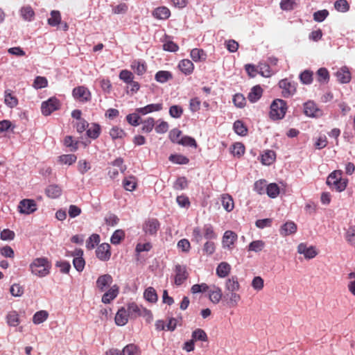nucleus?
Instances as JSON below:
<instances>
[{
	"instance_id": "obj_1",
	"label": "nucleus",
	"mask_w": 355,
	"mask_h": 355,
	"mask_svg": "<svg viewBox=\"0 0 355 355\" xmlns=\"http://www.w3.org/2000/svg\"><path fill=\"white\" fill-rule=\"evenodd\" d=\"M51 268V263L46 257L34 259L29 266L31 273L39 277L47 276Z\"/></svg>"
},
{
	"instance_id": "obj_2",
	"label": "nucleus",
	"mask_w": 355,
	"mask_h": 355,
	"mask_svg": "<svg viewBox=\"0 0 355 355\" xmlns=\"http://www.w3.org/2000/svg\"><path fill=\"white\" fill-rule=\"evenodd\" d=\"M343 171L336 170L331 173L327 178V184L338 192L344 191L347 185V180L342 178Z\"/></svg>"
},
{
	"instance_id": "obj_3",
	"label": "nucleus",
	"mask_w": 355,
	"mask_h": 355,
	"mask_svg": "<svg viewBox=\"0 0 355 355\" xmlns=\"http://www.w3.org/2000/svg\"><path fill=\"white\" fill-rule=\"evenodd\" d=\"M287 110L286 103L282 99H275L270 105V116L273 120L282 119Z\"/></svg>"
},
{
	"instance_id": "obj_4",
	"label": "nucleus",
	"mask_w": 355,
	"mask_h": 355,
	"mask_svg": "<svg viewBox=\"0 0 355 355\" xmlns=\"http://www.w3.org/2000/svg\"><path fill=\"white\" fill-rule=\"evenodd\" d=\"M18 210L23 214H31L37 210V205L34 200L24 199L18 205Z\"/></svg>"
},
{
	"instance_id": "obj_5",
	"label": "nucleus",
	"mask_w": 355,
	"mask_h": 355,
	"mask_svg": "<svg viewBox=\"0 0 355 355\" xmlns=\"http://www.w3.org/2000/svg\"><path fill=\"white\" fill-rule=\"evenodd\" d=\"M279 86L282 89V94L285 98L293 96L296 92V83L286 78L280 80Z\"/></svg>"
},
{
	"instance_id": "obj_6",
	"label": "nucleus",
	"mask_w": 355,
	"mask_h": 355,
	"mask_svg": "<svg viewBox=\"0 0 355 355\" xmlns=\"http://www.w3.org/2000/svg\"><path fill=\"white\" fill-rule=\"evenodd\" d=\"M59 101L55 98H50L42 103L41 110L44 115H50L53 111L58 110Z\"/></svg>"
},
{
	"instance_id": "obj_7",
	"label": "nucleus",
	"mask_w": 355,
	"mask_h": 355,
	"mask_svg": "<svg viewBox=\"0 0 355 355\" xmlns=\"http://www.w3.org/2000/svg\"><path fill=\"white\" fill-rule=\"evenodd\" d=\"M304 113L309 117H319L322 116V111L318 108L313 101H308L304 104Z\"/></svg>"
},
{
	"instance_id": "obj_8",
	"label": "nucleus",
	"mask_w": 355,
	"mask_h": 355,
	"mask_svg": "<svg viewBox=\"0 0 355 355\" xmlns=\"http://www.w3.org/2000/svg\"><path fill=\"white\" fill-rule=\"evenodd\" d=\"M175 284L180 286L188 277V272L185 266L177 264L175 267Z\"/></svg>"
},
{
	"instance_id": "obj_9",
	"label": "nucleus",
	"mask_w": 355,
	"mask_h": 355,
	"mask_svg": "<svg viewBox=\"0 0 355 355\" xmlns=\"http://www.w3.org/2000/svg\"><path fill=\"white\" fill-rule=\"evenodd\" d=\"M96 257L101 261L110 259L111 256L110 245L108 243L101 244L96 250Z\"/></svg>"
},
{
	"instance_id": "obj_10",
	"label": "nucleus",
	"mask_w": 355,
	"mask_h": 355,
	"mask_svg": "<svg viewBox=\"0 0 355 355\" xmlns=\"http://www.w3.org/2000/svg\"><path fill=\"white\" fill-rule=\"evenodd\" d=\"M73 96L80 101H88L90 99L89 91L83 86L76 87L73 89Z\"/></svg>"
},
{
	"instance_id": "obj_11",
	"label": "nucleus",
	"mask_w": 355,
	"mask_h": 355,
	"mask_svg": "<svg viewBox=\"0 0 355 355\" xmlns=\"http://www.w3.org/2000/svg\"><path fill=\"white\" fill-rule=\"evenodd\" d=\"M113 282L112 277L109 274L98 277L96 280V287L101 292H103Z\"/></svg>"
},
{
	"instance_id": "obj_12",
	"label": "nucleus",
	"mask_w": 355,
	"mask_h": 355,
	"mask_svg": "<svg viewBox=\"0 0 355 355\" xmlns=\"http://www.w3.org/2000/svg\"><path fill=\"white\" fill-rule=\"evenodd\" d=\"M144 230L146 234H155L159 228V223L155 218L148 219L144 225Z\"/></svg>"
},
{
	"instance_id": "obj_13",
	"label": "nucleus",
	"mask_w": 355,
	"mask_h": 355,
	"mask_svg": "<svg viewBox=\"0 0 355 355\" xmlns=\"http://www.w3.org/2000/svg\"><path fill=\"white\" fill-rule=\"evenodd\" d=\"M297 252L304 255L306 259H313L317 254L314 247H307L304 243H300L297 247Z\"/></svg>"
},
{
	"instance_id": "obj_14",
	"label": "nucleus",
	"mask_w": 355,
	"mask_h": 355,
	"mask_svg": "<svg viewBox=\"0 0 355 355\" xmlns=\"http://www.w3.org/2000/svg\"><path fill=\"white\" fill-rule=\"evenodd\" d=\"M118 293L119 288L116 285H114L103 294L101 300L102 302L104 304H109L117 296Z\"/></svg>"
},
{
	"instance_id": "obj_15",
	"label": "nucleus",
	"mask_w": 355,
	"mask_h": 355,
	"mask_svg": "<svg viewBox=\"0 0 355 355\" xmlns=\"http://www.w3.org/2000/svg\"><path fill=\"white\" fill-rule=\"evenodd\" d=\"M75 255L76 257H75L73 260V264L74 268L79 272L82 271L84 269L85 267V260L82 257L83 254V252L82 250H76L75 251Z\"/></svg>"
},
{
	"instance_id": "obj_16",
	"label": "nucleus",
	"mask_w": 355,
	"mask_h": 355,
	"mask_svg": "<svg viewBox=\"0 0 355 355\" xmlns=\"http://www.w3.org/2000/svg\"><path fill=\"white\" fill-rule=\"evenodd\" d=\"M162 109V103L149 104L144 107L137 108L135 111L141 115H145L148 113L159 111Z\"/></svg>"
},
{
	"instance_id": "obj_17",
	"label": "nucleus",
	"mask_w": 355,
	"mask_h": 355,
	"mask_svg": "<svg viewBox=\"0 0 355 355\" xmlns=\"http://www.w3.org/2000/svg\"><path fill=\"white\" fill-rule=\"evenodd\" d=\"M336 75L340 83H347L351 80L350 72L346 67H342L336 72Z\"/></svg>"
},
{
	"instance_id": "obj_18",
	"label": "nucleus",
	"mask_w": 355,
	"mask_h": 355,
	"mask_svg": "<svg viewBox=\"0 0 355 355\" xmlns=\"http://www.w3.org/2000/svg\"><path fill=\"white\" fill-rule=\"evenodd\" d=\"M154 17L159 19H166L171 15L169 9L165 6H161L155 8L153 12Z\"/></svg>"
},
{
	"instance_id": "obj_19",
	"label": "nucleus",
	"mask_w": 355,
	"mask_h": 355,
	"mask_svg": "<svg viewBox=\"0 0 355 355\" xmlns=\"http://www.w3.org/2000/svg\"><path fill=\"white\" fill-rule=\"evenodd\" d=\"M237 239V235L232 231H226L223 237V244L225 248H230Z\"/></svg>"
},
{
	"instance_id": "obj_20",
	"label": "nucleus",
	"mask_w": 355,
	"mask_h": 355,
	"mask_svg": "<svg viewBox=\"0 0 355 355\" xmlns=\"http://www.w3.org/2000/svg\"><path fill=\"white\" fill-rule=\"evenodd\" d=\"M20 15L24 20L31 21L35 17V12L30 6H24L19 10Z\"/></svg>"
},
{
	"instance_id": "obj_21",
	"label": "nucleus",
	"mask_w": 355,
	"mask_h": 355,
	"mask_svg": "<svg viewBox=\"0 0 355 355\" xmlns=\"http://www.w3.org/2000/svg\"><path fill=\"white\" fill-rule=\"evenodd\" d=\"M178 67L185 75H189L193 72L194 66L191 60L184 59L180 62Z\"/></svg>"
},
{
	"instance_id": "obj_22",
	"label": "nucleus",
	"mask_w": 355,
	"mask_h": 355,
	"mask_svg": "<svg viewBox=\"0 0 355 355\" xmlns=\"http://www.w3.org/2000/svg\"><path fill=\"white\" fill-rule=\"evenodd\" d=\"M263 89L259 85L254 86L250 93L248 98L251 103L257 102L262 96Z\"/></svg>"
},
{
	"instance_id": "obj_23",
	"label": "nucleus",
	"mask_w": 355,
	"mask_h": 355,
	"mask_svg": "<svg viewBox=\"0 0 355 355\" xmlns=\"http://www.w3.org/2000/svg\"><path fill=\"white\" fill-rule=\"evenodd\" d=\"M125 309L122 308L118 311L115 316V322L119 326H123L128 322V313Z\"/></svg>"
},
{
	"instance_id": "obj_24",
	"label": "nucleus",
	"mask_w": 355,
	"mask_h": 355,
	"mask_svg": "<svg viewBox=\"0 0 355 355\" xmlns=\"http://www.w3.org/2000/svg\"><path fill=\"white\" fill-rule=\"evenodd\" d=\"M4 103L10 108L15 107L18 104V100L16 96H13L11 91L8 89L5 91Z\"/></svg>"
},
{
	"instance_id": "obj_25",
	"label": "nucleus",
	"mask_w": 355,
	"mask_h": 355,
	"mask_svg": "<svg viewBox=\"0 0 355 355\" xmlns=\"http://www.w3.org/2000/svg\"><path fill=\"white\" fill-rule=\"evenodd\" d=\"M230 265L227 262H221L216 268V274L219 277H225L230 272Z\"/></svg>"
},
{
	"instance_id": "obj_26",
	"label": "nucleus",
	"mask_w": 355,
	"mask_h": 355,
	"mask_svg": "<svg viewBox=\"0 0 355 355\" xmlns=\"http://www.w3.org/2000/svg\"><path fill=\"white\" fill-rule=\"evenodd\" d=\"M240 285L236 276L228 279L225 283V288L230 292H235L239 289Z\"/></svg>"
},
{
	"instance_id": "obj_27",
	"label": "nucleus",
	"mask_w": 355,
	"mask_h": 355,
	"mask_svg": "<svg viewBox=\"0 0 355 355\" xmlns=\"http://www.w3.org/2000/svg\"><path fill=\"white\" fill-rule=\"evenodd\" d=\"M222 205L224 209L230 212L234 209V201L229 194H223L221 197Z\"/></svg>"
},
{
	"instance_id": "obj_28",
	"label": "nucleus",
	"mask_w": 355,
	"mask_h": 355,
	"mask_svg": "<svg viewBox=\"0 0 355 355\" xmlns=\"http://www.w3.org/2000/svg\"><path fill=\"white\" fill-rule=\"evenodd\" d=\"M297 230V226L293 222L286 223L281 229V234L287 236L295 233Z\"/></svg>"
},
{
	"instance_id": "obj_29",
	"label": "nucleus",
	"mask_w": 355,
	"mask_h": 355,
	"mask_svg": "<svg viewBox=\"0 0 355 355\" xmlns=\"http://www.w3.org/2000/svg\"><path fill=\"white\" fill-rule=\"evenodd\" d=\"M207 55L202 49H193L191 51V58L194 62L205 60Z\"/></svg>"
},
{
	"instance_id": "obj_30",
	"label": "nucleus",
	"mask_w": 355,
	"mask_h": 355,
	"mask_svg": "<svg viewBox=\"0 0 355 355\" xmlns=\"http://www.w3.org/2000/svg\"><path fill=\"white\" fill-rule=\"evenodd\" d=\"M49 316V313L46 311H40L36 312L33 318V322L35 324H39L44 322Z\"/></svg>"
},
{
	"instance_id": "obj_31",
	"label": "nucleus",
	"mask_w": 355,
	"mask_h": 355,
	"mask_svg": "<svg viewBox=\"0 0 355 355\" xmlns=\"http://www.w3.org/2000/svg\"><path fill=\"white\" fill-rule=\"evenodd\" d=\"M143 309L142 306H139L137 304L132 302L128 305V315H131L132 317L136 318L137 316H140V314H141V310Z\"/></svg>"
},
{
	"instance_id": "obj_32",
	"label": "nucleus",
	"mask_w": 355,
	"mask_h": 355,
	"mask_svg": "<svg viewBox=\"0 0 355 355\" xmlns=\"http://www.w3.org/2000/svg\"><path fill=\"white\" fill-rule=\"evenodd\" d=\"M222 297V291L221 289L218 287H216L214 286V289L210 291L209 292V299L210 300L214 303L217 304L220 302Z\"/></svg>"
},
{
	"instance_id": "obj_33",
	"label": "nucleus",
	"mask_w": 355,
	"mask_h": 355,
	"mask_svg": "<svg viewBox=\"0 0 355 355\" xmlns=\"http://www.w3.org/2000/svg\"><path fill=\"white\" fill-rule=\"evenodd\" d=\"M123 184L125 190L132 191L137 186L136 178L134 176H129L124 179Z\"/></svg>"
},
{
	"instance_id": "obj_34",
	"label": "nucleus",
	"mask_w": 355,
	"mask_h": 355,
	"mask_svg": "<svg viewBox=\"0 0 355 355\" xmlns=\"http://www.w3.org/2000/svg\"><path fill=\"white\" fill-rule=\"evenodd\" d=\"M61 21V15L59 11L52 10L51 17L48 19V24L51 26H56Z\"/></svg>"
},
{
	"instance_id": "obj_35",
	"label": "nucleus",
	"mask_w": 355,
	"mask_h": 355,
	"mask_svg": "<svg viewBox=\"0 0 355 355\" xmlns=\"http://www.w3.org/2000/svg\"><path fill=\"white\" fill-rule=\"evenodd\" d=\"M47 196L51 198H56L61 195V189L57 185H50L46 189Z\"/></svg>"
},
{
	"instance_id": "obj_36",
	"label": "nucleus",
	"mask_w": 355,
	"mask_h": 355,
	"mask_svg": "<svg viewBox=\"0 0 355 355\" xmlns=\"http://www.w3.org/2000/svg\"><path fill=\"white\" fill-rule=\"evenodd\" d=\"M144 297L150 302H155L157 300V295L153 287H148L145 290Z\"/></svg>"
},
{
	"instance_id": "obj_37",
	"label": "nucleus",
	"mask_w": 355,
	"mask_h": 355,
	"mask_svg": "<svg viewBox=\"0 0 355 355\" xmlns=\"http://www.w3.org/2000/svg\"><path fill=\"white\" fill-rule=\"evenodd\" d=\"M7 322L10 326L16 327L19 324V319L15 311H10L6 316Z\"/></svg>"
},
{
	"instance_id": "obj_38",
	"label": "nucleus",
	"mask_w": 355,
	"mask_h": 355,
	"mask_svg": "<svg viewBox=\"0 0 355 355\" xmlns=\"http://www.w3.org/2000/svg\"><path fill=\"white\" fill-rule=\"evenodd\" d=\"M191 337L194 341H207L208 340L207 334L202 329H196V330H194L192 332Z\"/></svg>"
},
{
	"instance_id": "obj_39",
	"label": "nucleus",
	"mask_w": 355,
	"mask_h": 355,
	"mask_svg": "<svg viewBox=\"0 0 355 355\" xmlns=\"http://www.w3.org/2000/svg\"><path fill=\"white\" fill-rule=\"evenodd\" d=\"M275 159V153L272 150H267L261 156V162L265 165L271 164Z\"/></svg>"
},
{
	"instance_id": "obj_40",
	"label": "nucleus",
	"mask_w": 355,
	"mask_h": 355,
	"mask_svg": "<svg viewBox=\"0 0 355 355\" xmlns=\"http://www.w3.org/2000/svg\"><path fill=\"white\" fill-rule=\"evenodd\" d=\"M101 132L100 125L96 123H92L91 127L87 130V135L92 139H96L98 137Z\"/></svg>"
},
{
	"instance_id": "obj_41",
	"label": "nucleus",
	"mask_w": 355,
	"mask_h": 355,
	"mask_svg": "<svg viewBox=\"0 0 355 355\" xmlns=\"http://www.w3.org/2000/svg\"><path fill=\"white\" fill-rule=\"evenodd\" d=\"M266 190L268 196L272 198H276L279 193V187L275 183L268 184Z\"/></svg>"
},
{
	"instance_id": "obj_42",
	"label": "nucleus",
	"mask_w": 355,
	"mask_h": 355,
	"mask_svg": "<svg viewBox=\"0 0 355 355\" xmlns=\"http://www.w3.org/2000/svg\"><path fill=\"white\" fill-rule=\"evenodd\" d=\"M155 78L157 82L164 83L172 78V75L169 71H159L155 74Z\"/></svg>"
},
{
	"instance_id": "obj_43",
	"label": "nucleus",
	"mask_w": 355,
	"mask_h": 355,
	"mask_svg": "<svg viewBox=\"0 0 355 355\" xmlns=\"http://www.w3.org/2000/svg\"><path fill=\"white\" fill-rule=\"evenodd\" d=\"M234 130L236 134L241 136L245 135L248 131L247 128L245 126L243 123L240 120H237L234 122Z\"/></svg>"
},
{
	"instance_id": "obj_44",
	"label": "nucleus",
	"mask_w": 355,
	"mask_h": 355,
	"mask_svg": "<svg viewBox=\"0 0 355 355\" xmlns=\"http://www.w3.org/2000/svg\"><path fill=\"white\" fill-rule=\"evenodd\" d=\"M300 79L303 84H311L313 81V72L309 70L304 71L300 73Z\"/></svg>"
},
{
	"instance_id": "obj_45",
	"label": "nucleus",
	"mask_w": 355,
	"mask_h": 355,
	"mask_svg": "<svg viewBox=\"0 0 355 355\" xmlns=\"http://www.w3.org/2000/svg\"><path fill=\"white\" fill-rule=\"evenodd\" d=\"M140 123L143 124L142 131L145 132H150L152 131L155 126V120L152 117H149L144 121H141Z\"/></svg>"
},
{
	"instance_id": "obj_46",
	"label": "nucleus",
	"mask_w": 355,
	"mask_h": 355,
	"mask_svg": "<svg viewBox=\"0 0 355 355\" xmlns=\"http://www.w3.org/2000/svg\"><path fill=\"white\" fill-rule=\"evenodd\" d=\"M178 144L184 146H191V147H197V144L196 140L189 136H184L180 138V141H178Z\"/></svg>"
},
{
	"instance_id": "obj_47",
	"label": "nucleus",
	"mask_w": 355,
	"mask_h": 355,
	"mask_svg": "<svg viewBox=\"0 0 355 355\" xmlns=\"http://www.w3.org/2000/svg\"><path fill=\"white\" fill-rule=\"evenodd\" d=\"M169 160L178 164H187L189 162L187 157L182 155H171L169 157Z\"/></svg>"
},
{
	"instance_id": "obj_48",
	"label": "nucleus",
	"mask_w": 355,
	"mask_h": 355,
	"mask_svg": "<svg viewBox=\"0 0 355 355\" xmlns=\"http://www.w3.org/2000/svg\"><path fill=\"white\" fill-rule=\"evenodd\" d=\"M110 135L112 139H121L125 137V132L117 126L111 128Z\"/></svg>"
},
{
	"instance_id": "obj_49",
	"label": "nucleus",
	"mask_w": 355,
	"mask_h": 355,
	"mask_svg": "<svg viewBox=\"0 0 355 355\" xmlns=\"http://www.w3.org/2000/svg\"><path fill=\"white\" fill-rule=\"evenodd\" d=\"M334 8L339 12H345L349 10V6L346 0H337L334 3Z\"/></svg>"
},
{
	"instance_id": "obj_50",
	"label": "nucleus",
	"mask_w": 355,
	"mask_h": 355,
	"mask_svg": "<svg viewBox=\"0 0 355 355\" xmlns=\"http://www.w3.org/2000/svg\"><path fill=\"white\" fill-rule=\"evenodd\" d=\"M265 243L261 240L254 241L251 242L248 246L250 251H254L256 252H260L264 248Z\"/></svg>"
},
{
	"instance_id": "obj_51",
	"label": "nucleus",
	"mask_w": 355,
	"mask_h": 355,
	"mask_svg": "<svg viewBox=\"0 0 355 355\" xmlns=\"http://www.w3.org/2000/svg\"><path fill=\"white\" fill-rule=\"evenodd\" d=\"M47 85L48 81L45 77L37 76L33 82V86L35 89H38L46 87Z\"/></svg>"
},
{
	"instance_id": "obj_52",
	"label": "nucleus",
	"mask_w": 355,
	"mask_h": 355,
	"mask_svg": "<svg viewBox=\"0 0 355 355\" xmlns=\"http://www.w3.org/2000/svg\"><path fill=\"white\" fill-rule=\"evenodd\" d=\"M100 242V236L98 234H94L89 236L86 242V245L88 249H93Z\"/></svg>"
},
{
	"instance_id": "obj_53",
	"label": "nucleus",
	"mask_w": 355,
	"mask_h": 355,
	"mask_svg": "<svg viewBox=\"0 0 355 355\" xmlns=\"http://www.w3.org/2000/svg\"><path fill=\"white\" fill-rule=\"evenodd\" d=\"M76 160V156L75 155H62L59 157V162L62 164L71 165L74 163Z\"/></svg>"
},
{
	"instance_id": "obj_54",
	"label": "nucleus",
	"mask_w": 355,
	"mask_h": 355,
	"mask_svg": "<svg viewBox=\"0 0 355 355\" xmlns=\"http://www.w3.org/2000/svg\"><path fill=\"white\" fill-rule=\"evenodd\" d=\"M119 78L127 84L132 83L134 76L132 72L128 70H122L119 73Z\"/></svg>"
},
{
	"instance_id": "obj_55",
	"label": "nucleus",
	"mask_w": 355,
	"mask_h": 355,
	"mask_svg": "<svg viewBox=\"0 0 355 355\" xmlns=\"http://www.w3.org/2000/svg\"><path fill=\"white\" fill-rule=\"evenodd\" d=\"M122 355H138V349L134 344L126 345L121 352Z\"/></svg>"
},
{
	"instance_id": "obj_56",
	"label": "nucleus",
	"mask_w": 355,
	"mask_h": 355,
	"mask_svg": "<svg viewBox=\"0 0 355 355\" xmlns=\"http://www.w3.org/2000/svg\"><path fill=\"white\" fill-rule=\"evenodd\" d=\"M203 231L204 236L206 239H214L216 238V234H215L213 227L211 225H205L203 227Z\"/></svg>"
},
{
	"instance_id": "obj_57",
	"label": "nucleus",
	"mask_w": 355,
	"mask_h": 355,
	"mask_svg": "<svg viewBox=\"0 0 355 355\" xmlns=\"http://www.w3.org/2000/svg\"><path fill=\"white\" fill-rule=\"evenodd\" d=\"M139 113L135 111V113L130 114L127 115V121L133 126H137L140 123V116Z\"/></svg>"
},
{
	"instance_id": "obj_58",
	"label": "nucleus",
	"mask_w": 355,
	"mask_h": 355,
	"mask_svg": "<svg viewBox=\"0 0 355 355\" xmlns=\"http://www.w3.org/2000/svg\"><path fill=\"white\" fill-rule=\"evenodd\" d=\"M244 152L245 147L241 143L237 142L233 145L232 153L234 156L241 157Z\"/></svg>"
},
{
	"instance_id": "obj_59",
	"label": "nucleus",
	"mask_w": 355,
	"mask_h": 355,
	"mask_svg": "<svg viewBox=\"0 0 355 355\" xmlns=\"http://www.w3.org/2000/svg\"><path fill=\"white\" fill-rule=\"evenodd\" d=\"M131 67L138 75L144 74L146 70L145 64L137 61L132 62Z\"/></svg>"
},
{
	"instance_id": "obj_60",
	"label": "nucleus",
	"mask_w": 355,
	"mask_h": 355,
	"mask_svg": "<svg viewBox=\"0 0 355 355\" xmlns=\"http://www.w3.org/2000/svg\"><path fill=\"white\" fill-rule=\"evenodd\" d=\"M319 82H328L329 79V71L325 68H320L317 71Z\"/></svg>"
},
{
	"instance_id": "obj_61",
	"label": "nucleus",
	"mask_w": 355,
	"mask_h": 355,
	"mask_svg": "<svg viewBox=\"0 0 355 355\" xmlns=\"http://www.w3.org/2000/svg\"><path fill=\"white\" fill-rule=\"evenodd\" d=\"M345 238L351 245H355V225L349 227L346 232Z\"/></svg>"
},
{
	"instance_id": "obj_62",
	"label": "nucleus",
	"mask_w": 355,
	"mask_h": 355,
	"mask_svg": "<svg viewBox=\"0 0 355 355\" xmlns=\"http://www.w3.org/2000/svg\"><path fill=\"white\" fill-rule=\"evenodd\" d=\"M329 15L327 10H318L313 14V19L318 22L323 21Z\"/></svg>"
},
{
	"instance_id": "obj_63",
	"label": "nucleus",
	"mask_w": 355,
	"mask_h": 355,
	"mask_svg": "<svg viewBox=\"0 0 355 355\" xmlns=\"http://www.w3.org/2000/svg\"><path fill=\"white\" fill-rule=\"evenodd\" d=\"M124 232L121 230H116L111 237V243L112 244H119L121 239L124 237Z\"/></svg>"
},
{
	"instance_id": "obj_64",
	"label": "nucleus",
	"mask_w": 355,
	"mask_h": 355,
	"mask_svg": "<svg viewBox=\"0 0 355 355\" xmlns=\"http://www.w3.org/2000/svg\"><path fill=\"white\" fill-rule=\"evenodd\" d=\"M233 102L238 107H243L245 105V98L241 94H236L233 97Z\"/></svg>"
}]
</instances>
